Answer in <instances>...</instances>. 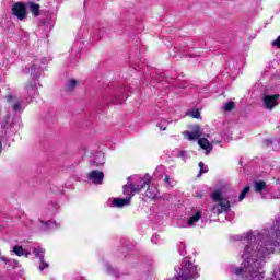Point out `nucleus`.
I'll return each instance as SVG.
<instances>
[{
    "label": "nucleus",
    "mask_w": 280,
    "mask_h": 280,
    "mask_svg": "<svg viewBox=\"0 0 280 280\" xmlns=\"http://www.w3.org/2000/svg\"><path fill=\"white\" fill-rule=\"evenodd\" d=\"M237 242L247 244L243 250L242 258L244 267H231L232 275H243L245 280H261L264 273L261 262L266 259V255L275 253V248L280 246V215L270 230L262 229L259 231H249L243 235H236Z\"/></svg>",
    "instance_id": "nucleus-1"
},
{
    "label": "nucleus",
    "mask_w": 280,
    "mask_h": 280,
    "mask_svg": "<svg viewBox=\"0 0 280 280\" xmlns=\"http://www.w3.org/2000/svg\"><path fill=\"white\" fill-rule=\"evenodd\" d=\"M211 198L212 200H214V202H219L217 206L213 207L214 213H218V215H220V213H229V211H231V202L229 200L222 199V191L215 190L212 194Z\"/></svg>",
    "instance_id": "nucleus-2"
},
{
    "label": "nucleus",
    "mask_w": 280,
    "mask_h": 280,
    "mask_svg": "<svg viewBox=\"0 0 280 280\" xmlns=\"http://www.w3.org/2000/svg\"><path fill=\"white\" fill-rule=\"evenodd\" d=\"M11 12L13 16H16L19 21H25V19H27V9L25 8V4H23V2L14 3Z\"/></svg>",
    "instance_id": "nucleus-3"
},
{
    "label": "nucleus",
    "mask_w": 280,
    "mask_h": 280,
    "mask_svg": "<svg viewBox=\"0 0 280 280\" xmlns=\"http://www.w3.org/2000/svg\"><path fill=\"white\" fill-rule=\"evenodd\" d=\"M127 93H128V88H120L115 91V93L110 97L109 102L112 104H116V105L124 104V102H126V100L128 97Z\"/></svg>",
    "instance_id": "nucleus-4"
},
{
    "label": "nucleus",
    "mask_w": 280,
    "mask_h": 280,
    "mask_svg": "<svg viewBox=\"0 0 280 280\" xmlns=\"http://www.w3.org/2000/svg\"><path fill=\"white\" fill-rule=\"evenodd\" d=\"M51 27H54V22L51 18H46L39 21L38 32H43V34L47 35L48 32H51Z\"/></svg>",
    "instance_id": "nucleus-5"
},
{
    "label": "nucleus",
    "mask_w": 280,
    "mask_h": 280,
    "mask_svg": "<svg viewBox=\"0 0 280 280\" xmlns=\"http://www.w3.org/2000/svg\"><path fill=\"white\" fill-rule=\"evenodd\" d=\"M88 179L91 180V183L94 185H102V183H104V172L92 171L90 172Z\"/></svg>",
    "instance_id": "nucleus-6"
},
{
    "label": "nucleus",
    "mask_w": 280,
    "mask_h": 280,
    "mask_svg": "<svg viewBox=\"0 0 280 280\" xmlns=\"http://www.w3.org/2000/svg\"><path fill=\"white\" fill-rule=\"evenodd\" d=\"M278 100H279V94L266 95L264 97L265 108H268L269 110H272V108L279 104Z\"/></svg>",
    "instance_id": "nucleus-7"
},
{
    "label": "nucleus",
    "mask_w": 280,
    "mask_h": 280,
    "mask_svg": "<svg viewBox=\"0 0 280 280\" xmlns=\"http://www.w3.org/2000/svg\"><path fill=\"white\" fill-rule=\"evenodd\" d=\"M122 192L126 198H129V200H132V196L137 194V188L135 183H130V177H128V184L122 186Z\"/></svg>",
    "instance_id": "nucleus-8"
},
{
    "label": "nucleus",
    "mask_w": 280,
    "mask_h": 280,
    "mask_svg": "<svg viewBox=\"0 0 280 280\" xmlns=\"http://www.w3.org/2000/svg\"><path fill=\"white\" fill-rule=\"evenodd\" d=\"M198 145H200V148L206 151V154H209L211 150H213V144L210 143L207 138H199Z\"/></svg>",
    "instance_id": "nucleus-9"
},
{
    "label": "nucleus",
    "mask_w": 280,
    "mask_h": 280,
    "mask_svg": "<svg viewBox=\"0 0 280 280\" xmlns=\"http://www.w3.org/2000/svg\"><path fill=\"white\" fill-rule=\"evenodd\" d=\"M112 205L118 209H121V207H128L130 205V198H115Z\"/></svg>",
    "instance_id": "nucleus-10"
},
{
    "label": "nucleus",
    "mask_w": 280,
    "mask_h": 280,
    "mask_svg": "<svg viewBox=\"0 0 280 280\" xmlns=\"http://www.w3.org/2000/svg\"><path fill=\"white\" fill-rule=\"evenodd\" d=\"M150 175H145L144 178H139V184H136V191L139 192L141 189L145 187V185H150Z\"/></svg>",
    "instance_id": "nucleus-11"
},
{
    "label": "nucleus",
    "mask_w": 280,
    "mask_h": 280,
    "mask_svg": "<svg viewBox=\"0 0 280 280\" xmlns=\"http://www.w3.org/2000/svg\"><path fill=\"white\" fill-rule=\"evenodd\" d=\"M25 91H26L28 97H31V100L33 97H36V95H38V88H36V84L31 83V84L26 85Z\"/></svg>",
    "instance_id": "nucleus-12"
},
{
    "label": "nucleus",
    "mask_w": 280,
    "mask_h": 280,
    "mask_svg": "<svg viewBox=\"0 0 280 280\" xmlns=\"http://www.w3.org/2000/svg\"><path fill=\"white\" fill-rule=\"evenodd\" d=\"M104 153H97L94 156V160L91 161V165H93L94 167H100L101 165H104Z\"/></svg>",
    "instance_id": "nucleus-13"
},
{
    "label": "nucleus",
    "mask_w": 280,
    "mask_h": 280,
    "mask_svg": "<svg viewBox=\"0 0 280 280\" xmlns=\"http://www.w3.org/2000/svg\"><path fill=\"white\" fill-rule=\"evenodd\" d=\"M268 185H266V182L264 180H257L254 183V190L256 191V194H261V191H264V189H267Z\"/></svg>",
    "instance_id": "nucleus-14"
},
{
    "label": "nucleus",
    "mask_w": 280,
    "mask_h": 280,
    "mask_svg": "<svg viewBox=\"0 0 280 280\" xmlns=\"http://www.w3.org/2000/svg\"><path fill=\"white\" fill-rule=\"evenodd\" d=\"M30 10L34 16H40V4L30 3Z\"/></svg>",
    "instance_id": "nucleus-15"
},
{
    "label": "nucleus",
    "mask_w": 280,
    "mask_h": 280,
    "mask_svg": "<svg viewBox=\"0 0 280 280\" xmlns=\"http://www.w3.org/2000/svg\"><path fill=\"white\" fill-rule=\"evenodd\" d=\"M201 218H202V212L197 211L192 217L188 219V224L190 226H194V224H196V222H198Z\"/></svg>",
    "instance_id": "nucleus-16"
},
{
    "label": "nucleus",
    "mask_w": 280,
    "mask_h": 280,
    "mask_svg": "<svg viewBox=\"0 0 280 280\" xmlns=\"http://www.w3.org/2000/svg\"><path fill=\"white\" fill-rule=\"evenodd\" d=\"M33 254L35 255V257H37V259H39V261H43V259H45V249L40 247L34 248Z\"/></svg>",
    "instance_id": "nucleus-17"
},
{
    "label": "nucleus",
    "mask_w": 280,
    "mask_h": 280,
    "mask_svg": "<svg viewBox=\"0 0 280 280\" xmlns=\"http://www.w3.org/2000/svg\"><path fill=\"white\" fill-rule=\"evenodd\" d=\"M78 86V80L71 79L66 84V91H74V89Z\"/></svg>",
    "instance_id": "nucleus-18"
},
{
    "label": "nucleus",
    "mask_w": 280,
    "mask_h": 280,
    "mask_svg": "<svg viewBox=\"0 0 280 280\" xmlns=\"http://www.w3.org/2000/svg\"><path fill=\"white\" fill-rule=\"evenodd\" d=\"M209 172V166L205 165V162H199V174L197 175V178H200L202 174H207Z\"/></svg>",
    "instance_id": "nucleus-19"
},
{
    "label": "nucleus",
    "mask_w": 280,
    "mask_h": 280,
    "mask_svg": "<svg viewBox=\"0 0 280 280\" xmlns=\"http://www.w3.org/2000/svg\"><path fill=\"white\" fill-rule=\"evenodd\" d=\"M172 124V120L162 119L156 126L160 128V130L165 131L167 130V125Z\"/></svg>",
    "instance_id": "nucleus-20"
},
{
    "label": "nucleus",
    "mask_w": 280,
    "mask_h": 280,
    "mask_svg": "<svg viewBox=\"0 0 280 280\" xmlns=\"http://www.w3.org/2000/svg\"><path fill=\"white\" fill-rule=\"evenodd\" d=\"M185 135L188 141H198L200 139L199 136H196V133H194V131H185Z\"/></svg>",
    "instance_id": "nucleus-21"
},
{
    "label": "nucleus",
    "mask_w": 280,
    "mask_h": 280,
    "mask_svg": "<svg viewBox=\"0 0 280 280\" xmlns=\"http://www.w3.org/2000/svg\"><path fill=\"white\" fill-rule=\"evenodd\" d=\"M13 253L18 255V257H23L25 255V249H23V246H14Z\"/></svg>",
    "instance_id": "nucleus-22"
},
{
    "label": "nucleus",
    "mask_w": 280,
    "mask_h": 280,
    "mask_svg": "<svg viewBox=\"0 0 280 280\" xmlns=\"http://www.w3.org/2000/svg\"><path fill=\"white\" fill-rule=\"evenodd\" d=\"M248 191H250V186H246L240 194L238 196V200L240 202H242V200H244L246 198V194H248Z\"/></svg>",
    "instance_id": "nucleus-23"
},
{
    "label": "nucleus",
    "mask_w": 280,
    "mask_h": 280,
    "mask_svg": "<svg viewBox=\"0 0 280 280\" xmlns=\"http://www.w3.org/2000/svg\"><path fill=\"white\" fill-rule=\"evenodd\" d=\"M25 73H31V75H36L38 73V63H33L31 71L26 69Z\"/></svg>",
    "instance_id": "nucleus-24"
},
{
    "label": "nucleus",
    "mask_w": 280,
    "mask_h": 280,
    "mask_svg": "<svg viewBox=\"0 0 280 280\" xmlns=\"http://www.w3.org/2000/svg\"><path fill=\"white\" fill-rule=\"evenodd\" d=\"M164 183L166 187H174V185H176V182L174 179H170V175H165Z\"/></svg>",
    "instance_id": "nucleus-25"
},
{
    "label": "nucleus",
    "mask_w": 280,
    "mask_h": 280,
    "mask_svg": "<svg viewBox=\"0 0 280 280\" xmlns=\"http://www.w3.org/2000/svg\"><path fill=\"white\" fill-rule=\"evenodd\" d=\"M192 133L196 135V137H202V129L200 126L196 125L192 127Z\"/></svg>",
    "instance_id": "nucleus-26"
},
{
    "label": "nucleus",
    "mask_w": 280,
    "mask_h": 280,
    "mask_svg": "<svg viewBox=\"0 0 280 280\" xmlns=\"http://www.w3.org/2000/svg\"><path fill=\"white\" fill-rule=\"evenodd\" d=\"M185 248H186L185 243L178 244V250H179V255H182V257H185V255H187V250Z\"/></svg>",
    "instance_id": "nucleus-27"
},
{
    "label": "nucleus",
    "mask_w": 280,
    "mask_h": 280,
    "mask_svg": "<svg viewBox=\"0 0 280 280\" xmlns=\"http://www.w3.org/2000/svg\"><path fill=\"white\" fill-rule=\"evenodd\" d=\"M233 108H235V103L234 102H228L224 105V110H226L228 113H230L231 110H233Z\"/></svg>",
    "instance_id": "nucleus-28"
},
{
    "label": "nucleus",
    "mask_w": 280,
    "mask_h": 280,
    "mask_svg": "<svg viewBox=\"0 0 280 280\" xmlns=\"http://www.w3.org/2000/svg\"><path fill=\"white\" fill-rule=\"evenodd\" d=\"M46 268H49V264L45 261V259L39 260V270L43 272Z\"/></svg>",
    "instance_id": "nucleus-29"
},
{
    "label": "nucleus",
    "mask_w": 280,
    "mask_h": 280,
    "mask_svg": "<svg viewBox=\"0 0 280 280\" xmlns=\"http://www.w3.org/2000/svg\"><path fill=\"white\" fill-rule=\"evenodd\" d=\"M12 109L14 113H23V107L21 106V103H15Z\"/></svg>",
    "instance_id": "nucleus-30"
},
{
    "label": "nucleus",
    "mask_w": 280,
    "mask_h": 280,
    "mask_svg": "<svg viewBox=\"0 0 280 280\" xmlns=\"http://www.w3.org/2000/svg\"><path fill=\"white\" fill-rule=\"evenodd\" d=\"M107 272L108 275H114L115 277H118L119 271H117V269H113V267H110V265H107Z\"/></svg>",
    "instance_id": "nucleus-31"
},
{
    "label": "nucleus",
    "mask_w": 280,
    "mask_h": 280,
    "mask_svg": "<svg viewBox=\"0 0 280 280\" xmlns=\"http://www.w3.org/2000/svg\"><path fill=\"white\" fill-rule=\"evenodd\" d=\"M189 115L194 119H200V110H198V109H195V110L190 112Z\"/></svg>",
    "instance_id": "nucleus-32"
},
{
    "label": "nucleus",
    "mask_w": 280,
    "mask_h": 280,
    "mask_svg": "<svg viewBox=\"0 0 280 280\" xmlns=\"http://www.w3.org/2000/svg\"><path fill=\"white\" fill-rule=\"evenodd\" d=\"M177 156H179V159H183L184 161H187V151H179Z\"/></svg>",
    "instance_id": "nucleus-33"
},
{
    "label": "nucleus",
    "mask_w": 280,
    "mask_h": 280,
    "mask_svg": "<svg viewBox=\"0 0 280 280\" xmlns=\"http://www.w3.org/2000/svg\"><path fill=\"white\" fill-rule=\"evenodd\" d=\"M272 47L280 49V36L271 43Z\"/></svg>",
    "instance_id": "nucleus-34"
},
{
    "label": "nucleus",
    "mask_w": 280,
    "mask_h": 280,
    "mask_svg": "<svg viewBox=\"0 0 280 280\" xmlns=\"http://www.w3.org/2000/svg\"><path fill=\"white\" fill-rule=\"evenodd\" d=\"M145 196H147L148 198H155V195L152 192V190H150V188L147 189Z\"/></svg>",
    "instance_id": "nucleus-35"
},
{
    "label": "nucleus",
    "mask_w": 280,
    "mask_h": 280,
    "mask_svg": "<svg viewBox=\"0 0 280 280\" xmlns=\"http://www.w3.org/2000/svg\"><path fill=\"white\" fill-rule=\"evenodd\" d=\"M151 242H153V244H156V242H159V234H154V235L151 237Z\"/></svg>",
    "instance_id": "nucleus-36"
},
{
    "label": "nucleus",
    "mask_w": 280,
    "mask_h": 280,
    "mask_svg": "<svg viewBox=\"0 0 280 280\" xmlns=\"http://www.w3.org/2000/svg\"><path fill=\"white\" fill-rule=\"evenodd\" d=\"M0 260L4 261V264H10V259H8L5 256H0Z\"/></svg>",
    "instance_id": "nucleus-37"
},
{
    "label": "nucleus",
    "mask_w": 280,
    "mask_h": 280,
    "mask_svg": "<svg viewBox=\"0 0 280 280\" xmlns=\"http://www.w3.org/2000/svg\"><path fill=\"white\" fill-rule=\"evenodd\" d=\"M5 100H7V102L10 103V102H12V100H14V95L9 94V95H7Z\"/></svg>",
    "instance_id": "nucleus-38"
},
{
    "label": "nucleus",
    "mask_w": 280,
    "mask_h": 280,
    "mask_svg": "<svg viewBox=\"0 0 280 280\" xmlns=\"http://www.w3.org/2000/svg\"><path fill=\"white\" fill-rule=\"evenodd\" d=\"M2 151H3V142H1V140H0V154Z\"/></svg>",
    "instance_id": "nucleus-39"
},
{
    "label": "nucleus",
    "mask_w": 280,
    "mask_h": 280,
    "mask_svg": "<svg viewBox=\"0 0 280 280\" xmlns=\"http://www.w3.org/2000/svg\"><path fill=\"white\" fill-rule=\"evenodd\" d=\"M45 62H47V58L42 59V65H45Z\"/></svg>",
    "instance_id": "nucleus-40"
},
{
    "label": "nucleus",
    "mask_w": 280,
    "mask_h": 280,
    "mask_svg": "<svg viewBox=\"0 0 280 280\" xmlns=\"http://www.w3.org/2000/svg\"><path fill=\"white\" fill-rule=\"evenodd\" d=\"M25 257H30V252H24Z\"/></svg>",
    "instance_id": "nucleus-41"
},
{
    "label": "nucleus",
    "mask_w": 280,
    "mask_h": 280,
    "mask_svg": "<svg viewBox=\"0 0 280 280\" xmlns=\"http://www.w3.org/2000/svg\"><path fill=\"white\" fill-rule=\"evenodd\" d=\"M240 164L242 165V161H240Z\"/></svg>",
    "instance_id": "nucleus-42"
}]
</instances>
